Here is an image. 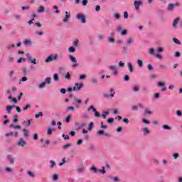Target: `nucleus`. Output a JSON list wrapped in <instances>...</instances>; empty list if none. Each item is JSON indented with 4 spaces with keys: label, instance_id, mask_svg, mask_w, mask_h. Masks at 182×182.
I'll return each mask as SVG.
<instances>
[{
    "label": "nucleus",
    "instance_id": "7c9ffc66",
    "mask_svg": "<svg viewBox=\"0 0 182 182\" xmlns=\"http://www.w3.org/2000/svg\"><path fill=\"white\" fill-rule=\"evenodd\" d=\"M22 124H24L25 126H27V127H29L31 126V120L23 121L22 122Z\"/></svg>",
    "mask_w": 182,
    "mask_h": 182
},
{
    "label": "nucleus",
    "instance_id": "e2e57ef3",
    "mask_svg": "<svg viewBox=\"0 0 182 182\" xmlns=\"http://www.w3.org/2000/svg\"><path fill=\"white\" fill-rule=\"evenodd\" d=\"M15 60V58L12 56H9V61L10 62V63H14V61Z\"/></svg>",
    "mask_w": 182,
    "mask_h": 182
},
{
    "label": "nucleus",
    "instance_id": "4d7b16f0",
    "mask_svg": "<svg viewBox=\"0 0 182 182\" xmlns=\"http://www.w3.org/2000/svg\"><path fill=\"white\" fill-rule=\"evenodd\" d=\"M26 60L23 58H20L18 60H17V63H22L23 62H25Z\"/></svg>",
    "mask_w": 182,
    "mask_h": 182
},
{
    "label": "nucleus",
    "instance_id": "bb28decb",
    "mask_svg": "<svg viewBox=\"0 0 182 182\" xmlns=\"http://www.w3.org/2000/svg\"><path fill=\"white\" fill-rule=\"evenodd\" d=\"M126 43H127V45H128L129 46H130V45H132V43H133V38H129L126 41Z\"/></svg>",
    "mask_w": 182,
    "mask_h": 182
},
{
    "label": "nucleus",
    "instance_id": "a19ab883",
    "mask_svg": "<svg viewBox=\"0 0 182 182\" xmlns=\"http://www.w3.org/2000/svg\"><path fill=\"white\" fill-rule=\"evenodd\" d=\"M173 41L174 43H176V45H181V41H179L178 39L174 38L173 39Z\"/></svg>",
    "mask_w": 182,
    "mask_h": 182
},
{
    "label": "nucleus",
    "instance_id": "473e14b6",
    "mask_svg": "<svg viewBox=\"0 0 182 182\" xmlns=\"http://www.w3.org/2000/svg\"><path fill=\"white\" fill-rule=\"evenodd\" d=\"M53 80L54 82H59V75L57 73L53 75Z\"/></svg>",
    "mask_w": 182,
    "mask_h": 182
},
{
    "label": "nucleus",
    "instance_id": "412c9836",
    "mask_svg": "<svg viewBox=\"0 0 182 182\" xmlns=\"http://www.w3.org/2000/svg\"><path fill=\"white\" fill-rule=\"evenodd\" d=\"M15 48V44H9L6 46L7 50H12Z\"/></svg>",
    "mask_w": 182,
    "mask_h": 182
},
{
    "label": "nucleus",
    "instance_id": "58836bf2",
    "mask_svg": "<svg viewBox=\"0 0 182 182\" xmlns=\"http://www.w3.org/2000/svg\"><path fill=\"white\" fill-rule=\"evenodd\" d=\"M73 45L75 48H78L79 46V39H75V41L73 42Z\"/></svg>",
    "mask_w": 182,
    "mask_h": 182
},
{
    "label": "nucleus",
    "instance_id": "cd10ccee",
    "mask_svg": "<svg viewBox=\"0 0 182 182\" xmlns=\"http://www.w3.org/2000/svg\"><path fill=\"white\" fill-rule=\"evenodd\" d=\"M107 41L109 43H114L115 42L114 38L111 36L107 37Z\"/></svg>",
    "mask_w": 182,
    "mask_h": 182
},
{
    "label": "nucleus",
    "instance_id": "f03ea898",
    "mask_svg": "<svg viewBox=\"0 0 182 182\" xmlns=\"http://www.w3.org/2000/svg\"><path fill=\"white\" fill-rule=\"evenodd\" d=\"M59 59V55L58 53L50 54L46 59V63H49L53 62V60H58Z\"/></svg>",
    "mask_w": 182,
    "mask_h": 182
},
{
    "label": "nucleus",
    "instance_id": "c85d7f7f",
    "mask_svg": "<svg viewBox=\"0 0 182 182\" xmlns=\"http://www.w3.org/2000/svg\"><path fill=\"white\" fill-rule=\"evenodd\" d=\"M166 86V82H158L157 87H164Z\"/></svg>",
    "mask_w": 182,
    "mask_h": 182
},
{
    "label": "nucleus",
    "instance_id": "09e8293b",
    "mask_svg": "<svg viewBox=\"0 0 182 182\" xmlns=\"http://www.w3.org/2000/svg\"><path fill=\"white\" fill-rule=\"evenodd\" d=\"M9 126H10V127H14V129H21V126H19V125H14V124H11Z\"/></svg>",
    "mask_w": 182,
    "mask_h": 182
},
{
    "label": "nucleus",
    "instance_id": "ea45409f",
    "mask_svg": "<svg viewBox=\"0 0 182 182\" xmlns=\"http://www.w3.org/2000/svg\"><path fill=\"white\" fill-rule=\"evenodd\" d=\"M83 119H89V114L87 112H83L82 114Z\"/></svg>",
    "mask_w": 182,
    "mask_h": 182
},
{
    "label": "nucleus",
    "instance_id": "20e7f679",
    "mask_svg": "<svg viewBox=\"0 0 182 182\" xmlns=\"http://www.w3.org/2000/svg\"><path fill=\"white\" fill-rule=\"evenodd\" d=\"M70 60H71V62H73V63H74V65H73V68H77V66H79V64H77V60L76 59L75 57H74L72 55H70L68 56Z\"/></svg>",
    "mask_w": 182,
    "mask_h": 182
},
{
    "label": "nucleus",
    "instance_id": "c9c22d12",
    "mask_svg": "<svg viewBox=\"0 0 182 182\" xmlns=\"http://www.w3.org/2000/svg\"><path fill=\"white\" fill-rule=\"evenodd\" d=\"M106 168L105 166L102 167V169H100L98 171L101 173V174H106Z\"/></svg>",
    "mask_w": 182,
    "mask_h": 182
},
{
    "label": "nucleus",
    "instance_id": "b1692460",
    "mask_svg": "<svg viewBox=\"0 0 182 182\" xmlns=\"http://www.w3.org/2000/svg\"><path fill=\"white\" fill-rule=\"evenodd\" d=\"M90 80L93 85H96L98 82L97 78L96 77H91Z\"/></svg>",
    "mask_w": 182,
    "mask_h": 182
},
{
    "label": "nucleus",
    "instance_id": "9d476101",
    "mask_svg": "<svg viewBox=\"0 0 182 182\" xmlns=\"http://www.w3.org/2000/svg\"><path fill=\"white\" fill-rule=\"evenodd\" d=\"M142 4H143V1H135L134 2V5L135 6V9H136V11H139V9H140V6Z\"/></svg>",
    "mask_w": 182,
    "mask_h": 182
},
{
    "label": "nucleus",
    "instance_id": "4c0bfd02",
    "mask_svg": "<svg viewBox=\"0 0 182 182\" xmlns=\"http://www.w3.org/2000/svg\"><path fill=\"white\" fill-rule=\"evenodd\" d=\"M22 71L24 76H26V75H28V68L26 67L23 68Z\"/></svg>",
    "mask_w": 182,
    "mask_h": 182
},
{
    "label": "nucleus",
    "instance_id": "4468645a",
    "mask_svg": "<svg viewBox=\"0 0 182 182\" xmlns=\"http://www.w3.org/2000/svg\"><path fill=\"white\" fill-rule=\"evenodd\" d=\"M15 108V105H9L6 107V110L9 114H11L12 113V109Z\"/></svg>",
    "mask_w": 182,
    "mask_h": 182
},
{
    "label": "nucleus",
    "instance_id": "1a4fd4ad",
    "mask_svg": "<svg viewBox=\"0 0 182 182\" xmlns=\"http://www.w3.org/2000/svg\"><path fill=\"white\" fill-rule=\"evenodd\" d=\"M69 19H70V13L65 11V16L63 20V22L68 23L69 22Z\"/></svg>",
    "mask_w": 182,
    "mask_h": 182
},
{
    "label": "nucleus",
    "instance_id": "3c124183",
    "mask_svg": "<svg viewBox=\"0 0 182 182\" xmlns=\"http://www.w3.org/2000/svg\"><path fill=\"white\" fill-rule=\"evenodd\" d=\"M50 168H53V167L56 166V163H55L53 160L50 161Z\"/></svg>",
    "mask_w": 182,
    "mask_h": 182
},
{
    "label": "nucleus",
    "instance_id": "6ab92c4d",
    "mask_svg": "<svg viewBox=\"0 0 182 182\" xmlns=\"http://www.w3.org/2000/svg\"><path fill=\"white\" fill-rule=\"evenodd\" d=\"M167 11H174V4H168Z\"/></svg>",
    "mask_w": 182,
    "mask_h": 182
},
{
    "label": "nucleus",
    "instance_id": "49530a36",
    "mask_svg": "<svg viewBox=\"0 0 182 182\" xmlns=\"http://www.w3.org/2000/svg\"><path fill=\"white\" fill-rule=\"evenodd\" d=\"M110 178L114 182L120 181V179L118 177H110Z\"/></svg>",
    "mask_w": 182,
    "mask_h": 182
},
{
    "label": "nucleus",
    "instance_id": "0eeeda50",
    "mask_svg": "<svg viewBox=\"0 0 182 182\" xmlns=\"http://www.w3.org/2000/svg\"><path fill=\"white\" fill-rule=\"evenodd\" d=\"M83 87V83H75V86L73 87L74 92H77Z\"/></svg>",
    "mask_w": 182,
    "mask_h": 182
},
{
    "label": "nucleus",
    "instance_id": "4be33fe9",
    "mask_svg": "<svg viewBox=\"0 0 182 182\" xmlns=\"http://www.w3.org/2000/svg\"><path fill=\"white\" fill-rule=\"evenodd\" d=\"M127 65H128V69H129L130 73H133V65L130 62H129L127 63Z\"/></svg>",
    "mask_w": 182,
    "mask_h": 182
},
{
    "label": "nucleus",
    "instance_id": "052dcab7",
    "mask_svg": "<svg viewBox=\"0 0 182 182\" xmlns=\"http://www.w3.org/2000/svg\"><path fill=\"white\" fill-rule=\"evenodd\" d=\"M33 140H35V141H36V140H38V139H39V136H38V134H34L33 135Z\"/></svg>",
    "mask_w": 182,
    "mask_h": 182
},
{
    "label": "nucleus",
    "instance_id": "338daca9",
    "mask_svg": "<svg viewBox=\"0 0 182 182\" xmlns=\"http://www.w3.org/2000/svg\"><path fill=\"white\" fill-rule=\"evenodd\" d=\"M113 122H114V119H113V118H109L107 119V123H109V124H112V123H113Z\"/></svg>",
    "mask_w": 182,
    "mask_h": 182
},
{
    "label": "nucleus",
    "instance_id": "f257e3e1",
    "mask_svg": "<svg viewBox=\"0 0 182 182\" xmlns=\"http://www.w3.org/2000/svg\"><path fill=\"white\" fill-rule=\"evenodd\" d=\"M116 31L118 33H121L122 36H126V35H127V30H123V25L122 24H119L118 26H117Z\"/></svg>",
    "mask_w": 182,
    "mask_h": 182
},
{
    "label": "nucleus",
    "instance_id": "0e129e2a",
    "mask_svg": "<svg viewBox=\"0 0 182 182\" xmlns=\"http://www.w3.org/2000/svg\"><path fill=\"white\" fill-rule=\"evenodd\" d=\"M176 116H178V117H181V116H182V112H181V111L177 110V111H176Z\"/></svg>",
    "mask_w": 182,
    "mask_h": 182
},
{
    "label": "nucleus",
    "instance_id": "f8f14e48",
    "mask_svg": "<svg viewBox=\"0 0 182 182\" xmlns=\"http://www.w3.org/2000/svg\"><path fill=\"white\" fill-rule=\"evenodd\" d=\"M97 136H106L107 137L110 136V134L107 132H105L103 130H99L97 132Z\"/></svg>",
    "mask_w": 182,
    "mask_h": 182
},
{
    "label": "nucleus",
    "instance_id": "13d9d810",
    "mask_svg": "<svg viewBox=\"0 0 182 182\" xmlns=\"http://www.w3.org/2000/svg\"><path fill=\"white\" fill-rule=\"evenodd\" d=\"M155 58H156V59H159V60H161V59H163V55L160 54H156L155 55Z\"/></svg>",
    "mask_w": 182,
    "mask_h": 182
},
{
    "label": "nucleus",
    "instance_id": "6e6d98bb",
    "mask_svg": "<svg viewBox=\"0 0 182 182\" xmlns=\"http://www.w3.org/2000/svg\"><path fill=\"white\" fill-rule=\"evenodd\" d=\"M62 137L64 139V140H69L70 139L69 135H65V134H62Z\"/></svg>",
    "mask_w": 182,
    "mask_h": 182
},
{
    "label": "nucleus",
    "instance_id": "de8ad7c7",
    "mask_svg": "<svg viewBox=\"0 0 182 182\" xmlns=\"http://www.w3.org/2000/svg\"><path fill=\"white\" fill-rule=\"evenodd\" d=\"M95 113V117H100V113L97 112V109H95V111H93Z\"/></svg>",
    "mask_w": 182,
    "mask_h": 182
},
{
    "label": "nucleus",
    "instance_id": "680f3d73",
    "mask_svg": "<svg viewBox=\"0 0 182 182\" xmlns=\"http://www.w3.org/2000/svg\"><path fill=\"white\" fill-rule=\"evenodd\" d=\"M65 79H68V80H70V73H67L65 75Z\"/></svg>",
    "mask_w": 182,
    "mask_h": 182
},
{
    "label": "nucleus",
    "instance_id": "39448f33",
    "mask_svg": "<svg viewBox=\"0 0 182 182\" xmlns=\"http://www.w3.org/2000/svg\"><path fill=\"white\" fill-rule=\"evenodd\" d=\"M26 58H27L28 62H31V63H33V65H36L38 63L35 58H32V56L31 55V54L27 53V54H26Z\"/></svg>",
    "mask_w": 182,
    "mask_h": 182
},
{
    "label": "nucleus",
    "instance_id": "864d4df0",
    "mask_svg": "<svg viewBox=\"0 0 182 182\" xmlns=\"http://www.w3.org/2000/svg\"><path fill=\"white\" fill-rule=\"evenodd\" d=\"M93 126H94V123L90 122L89 126H88L87 130H92V129H93Z\"/></svg>",
    "mask_w": 182,
    "mask_h": 182
},
{
    "label": "nucleus",
    "instance_id": "9b49d317",
    "mask_svg": "<svg viewBox=\"0 0 182 182\" xmlns=\"http://www.w3.org/2000/svg\"><path fill=\"white\" fill-rule=\"evenodd\" d=\"M75 127H77V130H80V129H82V127H85L86 126L85 123H79V122H75Z\"/></svg>",
    "mask_w": 182,
    "mask_h": 182
},
{
    "label": "nucleus",
    "instance_id": "7ed1b4c3",
    "mask_svg": "<svg viewBox=\"0 0 182 182\" xmlns=\"http://www.w3.org/2000/svg\"><path fill=\"white\" fill-rule=\"evenodd\" d=\"M75 18L77 21H80L81 23H86V16L85 15L78 14Z\"/></svg>",
    "mask_w": 182,
    "mask_h": 182
},
{
    "label": "nucleus",
    "instance_id": "37998d69",
    "mask_svg": "<svg viewBox=\"0 0 182 182\" xmlns=\"http://www.w3.org/2000/svg\"><path fill=\"white\" fill-rule=\"evenodd\" d=\"M162 129L164 130H171V127L168 125H163Z\"/></svg>",
    "mask_w": 182,
    "mask_h": 182
},
{
    "label": "nucleus",
    "instance_id": "8fccbe9b",
    "mask_svg": "<svg viewBox=\"0 0 182 182\" xmlns=\"http://www.w3.org/2000/svg\"><path fill=\"white\" fill-rule=\"evenodd\" d=\"M152 113L153 112L150 109H149L148 108L145 109V114H152Z\"/></svg>",
    "mask_w": 182,
    "mask_h": 182
},
{
    "label": "nucleus",
    "instance_id": "423d86ee",
    "mask_svg": "<svg viewBox=\"0 0 182 182\" xmlns=\"http://www.w3.org/2000/svg\"><path fill=\"white\" fill-rule=\"evenodd\" d=\"M74 106L79 107V105H82V100L80 99H77L76 97H75L73 99V103H72Z\"/></svg>",
    "mask_w": 182,
    "mask_h": 182
},
{
    "label": "nucleus",
    "instance_id": "a18cd8bd",
    "mask_svg": "<svg viewBox=\"0 0 182 182\" xmlns=\"http://www.w3.org/2000/svg\"><path fill=\"white\" fill-rule=\"evenodd\" d=\"M70 119H72V115H68L65 117V122L67 123H70Z\"/></svg>",
    "mask_w": 182,
    "mask_h": 182
},
{
    "label": "nucleus",
    "instance_id": "a211bd4d",
    "mask_svg": "<svg viewBox=\"0 0 182 182\" xmlns=\"http://www.w3.org/2000/svg\"><path fill=\"white\" fill-rule=\"evenodd\" d=\"M23 44L26 46H32V41L29 40V39H26L24 41H23Z\"/></svg>",
    "mask_w": 182,
    "mask_h": 182
},
{
    "label": "nucleus",
    "instance_id": "c03bdc74",
    "mask_svg": "<svg viewBox=\"0 0 182 182\" xmlns=\"http://www.w3.org/2000/svg\"><path fill=\"white\" fill-rule=\"evenodd\" d=\"M77 173H85V168H79L77 170Z\"/></svg>",
    "mask_w": 182,
    "mask_h": 182
},
{
    "label": "nucleus",
    "instance_id": "2eb2a0df",
    "mask_svg": "<svg viewBox=\"0 0 182 182\" xmlns=\"http://www.w3.org/2000/svg\"><path fill=\"white\" fill-rule=\"evenodd\" d=\"M18 146L20 147H24V146H26V141H23V139H20L18 141Z\"/></svg>",
    "mask_w": 182,
    "mask_h": 182
},
{
    "label": "nucleus",
    "instance_id": "ddd939ff",
    "mask_svg": "<svg viewBox=\"0 0 182 182\" xmlns=\"http://www.w3.org/2000/svg\"><path fill=\"white\" fill-rule=\"evenodd\" d=\"M109 69L110 70L113 71V75H117V73H119V71L117 70V68H116V66H114V65H110L109 67Z\"/></svg>",
    "mask_w": 182,
    "mask_h": 182
},
{
    "label": "nucleus",
    "instance_id": "dca6fc26",
    "mask_svg": "<svg viewBox=\"0 0 182 182\" xmlns=\"http://www.w3.org/2000/svg\"><path fill=\"white\" fill-rule=\"evenodd\" d=\"M14 74H15V71L14 70L10 71V73L9 74V76L11 80H16V77L14 76Z\"/></svg>",
    "mask_w": 182,
    "mask_h": 182
},
{
    "label": "nucleus",
    "instance_id": "5701e85b",
    "mask_svg": "<svg viewBox=\"0 0 182 182\" xmlns=\"http://www.w3.org/2000/svg\"><path fill=\"white\" fill-rule=\"evenodd\" d=\"M50 82H52V78H50V77H47L45 79L44 83H46V85H50Z\"/></svg>",
    "mask_w": 182,
    "mask_h": 182
},
{
    "label": "nucleus",
    "instance_id": "774afa93",
    "mask_svg": "<svg viewBox=\"0 0 182 182\" xmlns=\"http://www.w3.org/2000/svg\"><path fill=\"white\" fill-rule=\"evenodd\" d=\"M114 16L115 19H117V20L120 19V14H114Z\"/></svg>",
    "mask_w": 182,
    "mask_h": 182
},
{
    "label": "nucleus",
    "instance_id": "aec40b11",
    "mask_svg": "<svg viewBox=\"0 0 182 182\" xmlns=\"http://www.w3.org/2000/svg\"><path fill=\"white\" fill-rule=\"evenodd\" d=\"M38 14H43L45 12V7L43 6H40L37 10Z\"/></svg>",
    "mask_w": 182,
    "mask_h": 182
},
{
    "label": "nucleus",
    "instance_id": "bf43d9fd",
    "mask_svg": "<svg viewBox=\"0 0 182 182\" xmlns=\"http://www.w3.org/2000/svg\"><path fill=\"white\" fill-rule=\"evenodd\" d=\"M79 79L80 80H85L86 79V75H80Z\"/></svg>",
    "mask_w": 182,
    "mask_h": 182
},
{
    "label": "nucleus",
    "instance_id": "69168bd1",
    "mask_svg": "<svg viewBox=\"0 0 182 182\" xmlns=\"http://www.w3.org/2000/svg\"><path fill=\"white\" fill-rule=\"evenodd\" d=\"M5 136H6V137H9V136H14V132H10L9 133H6Z\"/></svg>",
    "mask_w": 182,
    "mask_h": 182
},
{
    "label": "nucleus",
    "instance_id": "2f4dec72",
    "mask_svg": "<svg viewBox=\"0 0 182 182\" xmlns=\"http://www.w3.org/2000/svg\"><path fill=\"white\" fill-rule=\"evenodd\" d=\"M23 133L24 137H26V139H28V137H29V134H28V132L26 130V129H23Z\"/></svg>",
    "mask_w": 182,
    "mask_h": 182
},
{
    "label": "nucleus",
    "instance_id": "603ef678",
    "mask_svg": "<svg viewBox=\"0 0 182 182\" xmlns=\"http://www.w3.org/2000/svg\"><path fill=\"white\" fill-rule=\"evenodd\" d=\"M90 170H91V171H93V173H97V168H96V167H95V166H92L91 168H90Z\"/></svg>",
    "mask_w": 182,
    "mask_h": 182
},
{
    "label": "nucleus",
    "instance_id": "a878e982",
    "mask_svg": "<svg viewBox=\"0 0 182 182\" xmlns=\"http://www.w3.org/2000/svg\"><path fill=\"white\" fill-rule=\"evenodd\" d=\"M136 63L139 68H143V61L140 59L136 60Z\"/></svg>",
    "mask_w": 182,
    "mask_h": 182
},
{
    "label": "nucleus",
    "instance_id": "f704fd0d",
    "mask_svg": "<svg viewBox=\"0 0 182 182\" xmlns=\"http://www.w3.org/2000/svg\"><path fill=\"white\" fill-rule=\"evenodd\" d=\"M106 116H109V112L108 111H103L102 114V117L104 119H106Z\"/></svg>",
    "mask_w": 182,
    "mask_h": 182
},
{
    "label": "nucleus",
    "instance_id": "79ce46f5",
    "mask_svg": "<svg viewBox=\"0 0 182 182\" xmlns=\"http://www.w3.org/2000/svg\"><path fill=\"white\" fill-rule=\"evenodd\" d=\"M45 86H46V84L45 82H43L38 85V87L39 89H43L45 88Z\"/></svg>",
    "mask_w": 182,
    "mask_h": 182
},
{
    "label": "nucleus",
    "instance_id": "72a5a7b5",
    "mask_svg": "<svg viewBox=\"0 0 182 182\" xmlns=\"http://www.w3.org/2000/svg\"><path fill=\"white\" fill-rule=\"evenodd\" d=\"M69 147H72V144H67L63 146V150H68Z\"/></svg>",
    "mask_w": 182,
    "mask_h": 182
},
{
    "label": "nucleus",
    "instance_id": "f3484780",
    "mask_svg": "<svg viewBox=\"0 0 182 182\" xmlns=\"http://www.w3.org/2000/svg\"><path fill=\"white\" fill-rule=\"evenodd\" d=\"M180 21V18H176L173 22V28L177 29V23Z\"/></svg>",
    "mask_w": 182,
    "mask_h": 182
},
{
    "label": "nucleus",
    "instance_id": "e433bc0d",
    "mask_svg": "<svg viewBox=\"0 0 182 182\" xmlns=\"http://www.w3.org/2000/svg\"><path fill=\"white\" fill-rule=\"evenodd\" d=\"M69 52H70L71 53H73L75 52H76V48L73 46H71L68 48Z\"/></svg>",
    "mask_w": 182,
    "mask_h": 182
},
{
    "label": "nucleus",
    "instance_id": "6e6552de",
    "mask_svg": "<svg viewBox=\"0 0 182 182\" xmlns=\"http://www.w3.org/2000/svg\"><path fill=\"white\" fill-rule=\"evenodd\" d=\"M6 159L10 164H14V163H15V157H14L12 154H8Z\"/></svg>",
    "mask_w": 182,
    "mask_h": 182
},
{
    "label": "nucleus",
    "instance_id": "c756f323",
    "mask_svg": "<svg viewBox=\"0 0 182 182\" xmlns=\"http://www.w3.org/2000/svg\"><path fill=\"white\" fill-rule=\"evenodd\" d=\"M36 119H39V117H43V113L42 112H39L38 114H35Z\"/></svg>",
    "mask_w": 182,
    "mask_h": 182
},
{
    "label": "nucleus",
    "instance_id": "393cba45",
    "mask_svg": "<svg viewBox=\"0 0 182 182\" xmlns=\"http://www.w3.org/2000/svg\"><path fill=\"white\" fill-rule=\"evenodd\" d=\"M109 92H110L109 96H110L111 99H113V97H114V93H115L114 89L111 88L109 90Z\"/></svg>",
    "mask_w": 182,
    "mask_h": 182
},
{
    "label": "nucleus",
    "instance_id": "5fc2aeb1",
    "mask_svg": "<svg viewBox=\"0 0 182 182\" xmlns=\"http://www.w3.org/2000/svg\"><path fill=\"white\" fill-rule=\"evenodd\" d=\"M154 99H160V93L156 92V93L154 94Z\"/></svg>",
    "mask_w": 182,
    "mask_h": 182
}]
</instances>
